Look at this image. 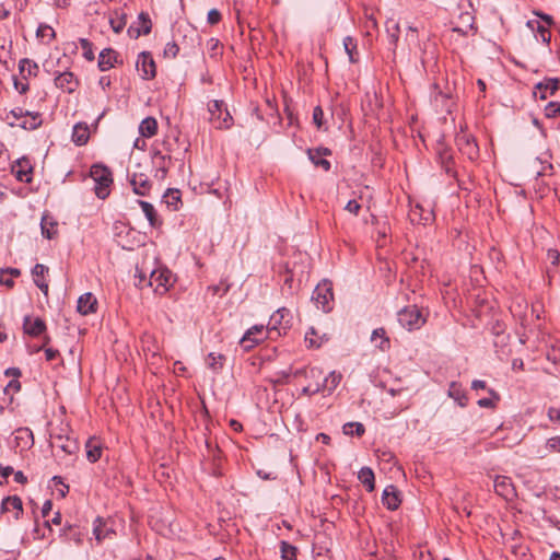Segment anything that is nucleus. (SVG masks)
<instances>
[{
	"instance_id": "59",
	"label": "nucleus",
	"mask_w": 560,
	"mask_h": 560,
	"mask_svg": "<svg viewBox=\"0 0 560 560\" xmlns=\"http://www.w3.org/2000/svg\"><path fill=\"white\" fill-rule=\"evenodd\" d=\"M0 284L5 285L7 288H12L14 285V281L12 277L8 276L7 271H2L0 269Z\"/></svg>"
},
{
	"instance_id": "58",
	"label": "nucleus",
	"mask_w": 560,
	"mask_h": 560,
	"mask_svg": "<svg viewBox=\"0 0 560 560\" xmlns=\"http://www.w3.org/2000/svg\"><path fill=\"white\" fill-rule=\"evenodd\" d=\"M28 113V110H24L22 107H15L10 110L9 116H12L15 120H21L22 118H25Z\"/></svg>"
},
{
	"instance_id": "28",
	"label": "nucleus",
	"mask_w": 560,
	"mask_h": 560,
	"mask_svg": "<svg viewBox=\"0 0 560 560\" xmlns=\"http://www.w3.org/2000/svg\"><path fill=\"white\" fill-rule=\"evenodd\" d=\"M328 340L326 332H319L315 327H311L305 334V342L308 347H320L324 341Z\"/></svg>"
},
{
	"instance_id": "64",
	"label": "nucleus",
	"mask_w": 560,
	"mask_h": 560,
	"mask_svg": "<svg viewBox=\"0 0 560 560\" xmlns=\"http://www.w3.org/2000/svg\"><path fill=\"white\" fill-rule=\"evenodd\" d=\"M52 509V502L50 500H46L42 506V515L43 517H47Z\"/></svg>"
},
{
	"instance_id": "60",
	"label": "nucleus",
	"mask_w": 560,
	"mask_h": 560,
	"mask_svg": "<svg viewBox=\"0 0 560 560\" xmlns=\"http://www.w3.org/2000/svg\"><path fill=\"white\" fill-rule=\"evenodd\" d=\"M547 256L552 265H558L560 260V253L557 249H549Z\"/></svg>"
},
{
	"instance_id": "4",
	"label": "nucleus",
	"mask_w": 560,
	"mask_h": 560,
	"mask_svg": "<svg viewBox=\"0 0 560 560\" xmlns=\"http://www.w3.org/2000/svg\"><path fill=\"white\" fill-rule=\"evenodd\" d=\"M455 143L463 155H466L470 161L478 160L479 147L472 135L460 128V131L456 133Z\"/></svg>"
},
{
	"instance_id": "33",
	"label": "nucleus",
	"mask_w": 560,
	"mask_h": 560,
	"mask_svg": "<svg viewBox=\"0 0 560 560\" xmlns=\"http://www.w3.org/2000/svg\"><path fill=\"white\" fill-rule=\"evenodd\" d=\"M439 159L446 174L454 176V159L451 150L444 148L443 150L439 151Z\"/></svg>"
},
{
	"instance_id": "29",
	"label": "nucleus",
	"mask_w": 560,
	"mask_h": 560,
	"mask_svg": "<svg viewBox=\"0 0 560 560\" xmlns=\"http://www.w3.org/2000/svg\"><path fill=\"white\" fill-rule=\"evenodd\" d=\"M158 132V121L154 117H145L139 125V133L144 138H151Z\"/></svg>"
},
{
	"instance_id": "61",
	"label": "nucleus",
	"mask_w": 560,
	"mask_h": 560,
	"mask_svg": "<svg viewBox=\"0 0 560 560\" xmlns=\"http://www.w3.org/2000/svg\"><path fill=\"white\" fill-rule=\"evenodd\" d=\"M170 167L154 168L153 176L159 180H164Z\"/></svg>"
},
{
	"instance_id": "63",
	"label": "nucleus",
	"mask_w": 560,
	"mask_h": 560,
	"mask_svg": "<svg viewBox=\"0 0 560 560\" xmlns=\"http://www.w3.org/2000/svg\"><path fill=\"white\" fill-rule=\"evenodd\" d=\"M45 358L47 361H52L59 355V351L52 348H45Z\"/></svg>"
},
{
	"instance_id": "3",
	"label": "nucleus",
	"mask_w": 560,
	"mask_h": 560,
	"mask_svg": "<svg viewBox=\"0 0 560 560\" xmlns=\"http://www.w3.org/2000/svg\"><path fill=\"white\" fill-rule=\"evenodd\" d=\"M210 114L209 120L215 129H230L233 125V117L228 110L223 101L214 100L208 104Z\"/></svg>"
},
{
	"instance_id": "47",
	"label": "nucleus",
	"mask_w": 560,
	"mask_h": 560,
	"mask_svg": "<svg viewBox=\"0 0 560 560\" xmlns=\"http://www.w3.org/2000/svg\"><path fill=\"white\" fill-rule=\"evenodd\" d=\"M103 526H104V521L103 518L101 517H97L95 521H94V524H93V534L95 536V539L97 541H102L106 536H107V532H105L103 529Z\"/></svg>"
},
{
	"instance_id": "8",
	"label": "nucleus",
	"mask_w": 560,
	"mask_h": 560,
	"mask_svg": "<svg viewBox=\"0 0 560 560\" xmlns=\"http://www.w3.org/2000/svg\"><path fill=\"white\" fill-rule=\"evenodd\" d=\"M152 30V21L147 12H140L136 22H133L127 30L128 35L132 38H138L141 35L150 34Z\"/></svg>"
},
{
	"instance_id": "38",
	"label": "nucleus",
	"mask_w": 560,
	"mask_h": 560,
	"mask_svg": "<svg viewBox=\"0 0 560 560\" xmlns=\"http://www.w3.org/2000/svg\"><path fill=\"white\" fill-rule=\"evenodd\" d=\"M371 341L381 350L389 347V339L386 337V331L383 328H376L372 331Z\"/></svg>"
},
{
	"instance_id": "7",
	"label": "nucleus",
	"mask_w": 560,
	"mask_h": 560,
	"mask_svg": "<svg viewBox=\"0 0 560 560\" xmlns=\"http://www.w3.org/2000/svg\"><path fill=\"white\" fill-rule=\"evenodd\" d=\"M136 67L143 80H151L156 75L155 62L149 51H142L138 55Z\"/></svg>"
},
{
	"instance_id": "15",
	"label": "nucleus",
	"mask_w": 560,
	"mask_h": 560,
	"mask_svg": "<svg viewBox=\"0 0 560 560\" xmlns=\"http://www.w3.org/2000/svg\"><path fill=\"white\" fill-rule=\"evenodd\" d=\"M12 173L19 182L28 184L32 182L33 166L27 159H19L12 166Z\"/></svg>"
},
{
	"instance_id": "53",
	"label": "nucleus",
	"mask_w": 560,
	"mask_h": 560,
	"mask_svg": "<svg viewBox=\"0 0 560 560\" xmlns=\"http://www.w3.org/2000/svg\"><path fill=\"white\" fill-rule=\"evenodd\" d=\"M222 19V15H221V12L217 9H211L209 12H208V16H207V22L210 24V25H215L218 24Z\"/></svg>"
},
{
	"instance_id": "16",
	"label": "nucleus",
	"mask_w": 560,
	"mask_h": 560,
	"mask_svg": "<svg viewBox=\"0 0 560 560\" xmlns=\"http://www.w3.org/2000/svg\"><path fill=\"white\" fill-rule=\"evenodd\" d=\"M129 183L132 187L133 192L139 196H148L152 187V183L150 182L148 176L142 173H135L131 176H129Z\"/></svg>"
},
{
	"instance_id": "42",
	"label": "nucleus",
	"mask_w": 560,
	"mask_h": 560,
	"mask_svg": "<svg viewBox=\"0 0 560 560\" xmlns=\"http://www.w3.org/2000/svg\"><path fill=\"white\" fill-rule=\"evenodd\" d=\"M342 431L346 435L362 436L365 432V428L361 422H348L343 424Z\"/></svg>"
},
{
	"instance_id": "52",
	"label": "nucleus",
	"mask_w": 560,
	"mask_h": 560,
	"mask_svg": "<svg viewBox=\"0 0 560 560\" xmlns=\"http://www.w3.org/2000/svg\"><path fill=\"white\" fill-rule=\"evenodd\" d=\"M179 47L175 42L167 43L164 48V56L175 58L178 55Z\"/></svg>"
},
{
	"instance_id": "40",
	"label": "nucleus",
	"mask_w": 560,
	"mask_h": 560,
	"mask_svg": "<svg viewBox=\"0 0 560 560\" xmlns=\"http://www.w3.org/2000/svg\"><path fill=\"white\" fill-rule=\"evenodd\" d=\"M280 555L282 560H296L298 548L285 540L280 541Z\"/></svg>"
},
{
	"instance_id": "26",
	"label": "nucleus",
	"mask_w": 560,
	"mask_h": 560,
	"mask_svg": "<svg viewBox=\"0 0 560 560\" xmlns=\"http://www.w3.org/2000/svg\"><path fill=\"white\" fill-rule=\"evenodd\" d=\"M448 396L453 398L460 407H465L468 402L466 392L459 383L452 382L450 384Z\"/></svg>"
},
{
	"instance_id": "10",
	"label": "nucleus",
	"mask_w": 560,
	"mask_h": 560,
	"mask_svg": "<svg viewBox=\"0 0 560 560\" xmlns=\"http://www.w3.org/2000/svg\"><path fill=\"white\" fill-rule=\"evenodd\" d=\"M55 85L66 93H73L80 85L79 79L71 71L56 72Z\"/></svg>"
},
{
	"instance_id": "36",
	"label": "nucleus",
	"mask_w": 560,
	"mask_h": 560,
	"mask_svg": "<svg viewBox=\"0 0 560 560\" xmlns=\"http://www.w3.org/2000/svg\"><path fill=\"white\" fill-rule=\"evenodd\" d=\"M427 317H398L399 324L408 331L420 329L425 324Z\"/></svg>"
},
{
	"instance_id": "20",
	"label": "nucleus",
	"mask_w": 560,
	"mask_h": 560,
	"mask_svg": "<svg viewBox=\"0 0 560 560\" xmlns=\"http://www.w3.org/2000/svg\"><path fill=\"white\" fill-rule=\"evenodd\" d=\"M24 332L37 337L46 330V324L40 317H24Z\"/></svg>"
},
{
	"instance_id": "2",
	"label": "nucleus",
	"mask_w": 560,
	"mask_h": 560,
	"mask_svg": "<svg viewBox=\"0 0 560 560\" xmlns=\"http://www.w3.org/2000/svg\"><path fill=\"white\" fill-rule=\"evenodd\" d=\"M312 301L315 303L317 310L323 313H329L334 308V291L332 282L328 279H323L314 289Z\"/></svg>"
},
{
	"instance_id": "6",
	"label": "nucleus",
	"mask_w": 560,
	"mask_h": 560,
	"mask_svg": "<svg viewBox=\"0 0 560 560\" xmlns=\"http://www.w3.org/2000/svg\"><path fill=\"white\" fill-rule=\"evenodd\" d=\"M267 338L268 329L265 325H254L241 338L240 345L245 351H249Z\"/></svg>"
},
{
	"instance_id": "57",
	"label": "nucleus",
	"mask_w": 560,
	"mask_h": 560,
	"mask_svg": "<svg viewBox=\"0 0 560 560\" xmlns=\"http://www.w3.org/2000/svg\"><path fill=\"white\" fill-rule=\"evenodd\" d=\"M360 209H361V205L354 199L349 200L345 207V210H347L348 212H350L354 215L359 214Z\"/></svg>"
},
{
	"instance_id": "41",
	"label": "nucleus",
	"mask_w": 560,
	"mask_h": 560,
	"mask_svg": "<svg viewBox=\"0 0 560 560\" xmlns=\"http://www.w3.org/2000/svg\"><path fill=\"white\" fill-rule=\"evenodd\" d=\"M19 70L23 75L25 72H27L28 75L36 77L38 74L39 68L35 61L28 58H23L19 62Z\"/></svg>"
},
{
	"instance_id": "24",
	"label": "nucleus",
	"mask_w": 560,
	"mask_h": 560,
	"mask_svg": "<svg viewBox=\"0 0 560 560\" xmlns=\"http://www.w3.org/2000/svg\"><path fill=\"white\" fill-rule=\"evenodd\" d=\"M86 458L91 463H96L102 456V444L96 438H90L85 443Z\"/></svg>"
},
{
	"instance_id": "11",
	"label": "nucleus",
	"mask_w": 560,
	"mask_h": 560,
	"mask_svg": "<svg viewBox=\"0 0 560 560\" xmlns=\"http://www.w3.org/2000/svg\"><path fill=\"white\" fill-rule=\"evenodd\" d=\"M431 102L436 108V110L451 113V94L447 92H443L438 83H434L432 85Z\"/></svg>"
},
{
	"instance_id": "12",
	"label": "nucleus",
	"mask_w": 560,
	"mask_h": 560,
	"mask_svg": "<svg viewBox=\"0 0 560 560\" xmlns=\"http://www.w3.org/2000/svg\"><path fill=\"white\" fill-rule=\"evenodd\" d=\"M493 488L495 493L505 500H513L516 495L514 485L510 477L497 476L493 481Z\"/></svg>"
},
{
	"instance_id": "27",
	"label": "nucleus",
	"mask_w": 560,
	"mask_h": 560,
	"mask_svg": "<svg viewBox=\"0 0 560 560\" xmlns=\"http://www.w3.org/2000/svg\"><path fill=\"white\" fill-rule=\"evenodd\" d=\"M536 89L540 91L539 97L541 100H546L548 96L553 95L555 92L559 89V80L547 79L544 82H539L536 85Z\"/></svg>"
},
{
	"instance_id": "55",
	"label": "nucleus",
	"mask_w": 560,
	"mask_h": 560,
	"mask_svg": "<svg viewBox=\"0 0 560 560\" xmlns=\"http://www.w3.org/2000/svg\"><path fill=\"white\" fill-rule=\"evenodd\" d=\"M546 447L549 452H560V436L548 439Z\"/></svg>"
},
{
	"instance_id": "19",
	"label": "nucleus",
	"mask_w": 560,
	"mask_h": 560,
	"mask_svg": "<svg viewBox=\"0 0 560 560\" xmlns=\"http://www.w3.org/2000/svg\"><path fill=\"white\" fill-rule=\"evenodd\" d=\"M14 441L16 447L21 451L30 450L34 445V435L28 428H19L14 432Z\"/></svg>"
},
{
	"instance_id": "45",
	"label": "nucleus",
	"mask_w": 560,
	"mask_h": 560,
	"mask_svg": "<svg viewBox=\"0 0 560 560\" xmlns=\"http://www.w3.org/2000/svg\"><path fill=\"white\" fill-rule=\"evenodd\" d=\"M126 23L127 21L124 14H116L109 19L110 27L116 34L120 33L125 28Z\"/></svg>"
},
{
	"instance_id": "43",
	"label": "nucleus",
	"mask_w": 560,
	"mask_h": 560,
	"mask_svg": "<svg viewBox=\"0 0 560 560\" xmlns=\"http://www.w3.org/2000/svg\"><path fill=\"white\" fill-rule=\"evenodd\" d=\"M488 393L490 395L489 398H481L477 401L479 407L494 408L495 404L500 400V395L493 388H488Z\"/></svg>"
},
{
	"instance_id": "44",
	"label": "nucleus",
	"mask_w": 560,
	"mask_h": 560,
	"mask_svg": "<svg viewBox=\"0 0 560 560\" xmlns=\"http://www.w3.org/2000/svg\"><path fill=\"white\" fill-rule=\"evenodd\" d=\"M79 43L83 50V57L88 61H93L95 58L94 50H93V44L88 38H80Z\"/></svg>"
},
{
	"instance_id": "35",
	"label": "nucleus",
	"mask_w": 560,
	"mask_h": 560,
	"mask_svg": "<svg viewBox=\"0 0 560 560\" xmlns=\"http://www.w3.org/2000/svg\"><path fill=\"white\" fill-rule=\"evenodd\" d=\"M226 358L221 353L210 352L206 358V364L213 372H219L223 369Z\"/></svg>"
},
{
	"instance_id": "56",
	"label": "nucleus",
	"mask_w": 560,
	"mask_h": 560,
	"mask_svg": "<svg viewBox=\"0 0 560 560\" xmlns=\"http://www.w3.org/2000/svg\"><path fill=\"white\" fill-rule=\"evenodd\" d=\"M230 289V285L224 283V282H221L220 284H217V285H211L208 288L209 291H212V293L215 295V294H220V295H223L225 294Z\"/></svg>"
},
{
	"instance_id": "46",
	"label": "nucleus",
	"mask_w": 560,
	"mask_h": 560,
	"mask_svg": "<svg viewBox=\"0 0 560 560\" xmlns=\"http://www.w3.org/2000/svg\"><path fill=\"white\" fill-rule=\"evenodd\" d=\"M152 162H153L154 168L170 167L171 156L165 155L158 151L154 153V155L152 158Z\"/></svg>"
},
{
	"instance_id": "18",
	"label": "nucleus",
	"mask_w": 560,
	"mask_h": 560,
	"mask_svg": "<svg viewBox=\"0 0 560 560\" xmlns=\"http://www.w3.org/2000/svg\"><path fill=\"white\" fill-rule=\"evenodd\" d=\"M43 124L42 114L38 112H30L25 118H22L20 122L10 121L11 127L19 126L25 130H36Z\"/></svg>"
},
{
	"instance_id": "23",
	"label": "nucleus",
	"mask_w": 560,
	"mask_h": 560,
	"mask_svg": "<svg viewBox=\"0 0 560 560\" xmlns=\"http://www.w3.org/2000/svg\"><path fill=\"white\" fill-rule=\"evenodd\" d=\"M382 502L388 510H396L400 504L398 491L394 486H388L384 489Z\"/></svg>"
},
{
	"instance_id": "49",
	"label": "nucleus",
	"mask_w": 560,
	"mask_h": 560,
	"mask_svg": "<svg viewBox=\"0 0 560 560\" xmlns=\"http://www.w3.org/2000/svg\"><path fill=\"white\" fill-rule=\"evenodd\" d=\"M536 37L539 38L544 44L549 45L551 39V34L546 25H538L536 28Z\"/></svg>"
},
{
	"instance_id": "32",
	"label": "nucleus",
	"mask_w": 560,
	"mask_h": 560,
	"mask_svg": "<svg viewBox=\"0 0 560 560\" xmlns=\"http://www.w3.org/2000/svg\"><path fill=\"white\" fill-rule=\"evenodd\" d=\"M40 230L44 237L52 240L57 234V223L49 215H43Z\"/></svg>"
},
{
	"instance_id": "13",
	"label": "nucleus",
	"mask_w": 560,
	"mask_h": 560,
	"mask_svg": "<svg viewBox=\"0 0 560 560\" xmlns=\"http://www.w3.org/2000/svg\"><path fill=\"white\" fill-rule=\"evenodd\" d=\"M122 60L119 59V54L113 48H104L98 55L97 67L101 71H107L115 67V65H121Z\"/></svg>"
},
{
	"instance_id": "48",
	"label": "nucleus",
	"mask_w": 560,
	"mask_h": 560,
	"mask_svg": "<svg viewBox=\"0 0 560 560\" xmlns=\"http://www.w3.org/2000/svg\"><path fill=\"white\" fill-rule=\"evenodd\" d=\"M312 119H313V124L316 126L317 129H319V130L323 129V127L325 126V121H324V110H323L322 106L317 105L314 107Z\"/></svg>"
},
{
	"instance_id": "51",
	"label": "nucleus",
	"mask_w": 560,
	"mask_h": 560,
	"mask_svg": "<svg viewBox=\"0 0 560 560\" xmlns=\"http://www.w3.org/2000/svg\"><path fill=\"white\" fill-rule=\"evenodd\" d=\"M36 35H37V37H42V38H45V37L54 38L55 31L51 26H49L47 24H39V26L37 27V31H36Z\"/></svg>"
},
{
	"instance_id": "5",
	"label": "nucleus",
	"mask_w": 560,
	"mask_h": 560,
	"mask_svg": "<svg viewBox=\"0 0 560 560\" xmlns=\"http://www.w3.org/2000/svg\"><path fill=\"white\" fill-rule=\"evenodd\" d=\"M173 283L172 272L166 268H158L150 271L149 285L158 294L167 292Z\"/></svg>"
},
{
	"instance_id": "25",
	"label": "nucleus",
	"mask_w": 560,
	"mask_h": 560,
	"mask_svg": "<svg viewBox=\"0 0 560 560\" xmlns=\"http://www.w3.org/2000/svg\"><path fill=\"white\" fill-rule=\"evenodd\" d=\"M90 138V131L86 124L78 122L72 130V141L77 145H84Z\"/></svg>"
},
{
	"instance_id": "34",
	"label": "nucleus",
	"mask_w": 560,
	"mask_h": 560,
	"mask_svg": "<svg viewBox=\"0 0 560 560\" xmlns=\"http://www.w3.org/2000/svg\"><path fill=\"white\" fill-rule=\"evenodd\" d=\"M343 48L351 63H355L359 61V52L355 38H353L352 36H346L343 38Z\"/></svg>"
},
{
	"instance_id": "54",
	"label": "nucleus",
	"mask_w": 560,
	"mask_h": 560,
	"mask_svg": "<svg viewBox=\"0 0 560 560\" xmlns=\"http://www.w3.org/2000/svg\"><path fill=\"white\" fill-rule=\"evenodd\" d=\"M387 33L389 36V43L396 45L399 38V24L394 23L393 28L387 27Z\"/></svg>"
},
{
	"instance_id": "9",
	"label": "nucleus",
	"mask_w": 560,
	"mask_h": 560,
	"mask_svg": "<svg viewBox=\"0 0 560 560\" xmlns=\"http://www.w3.org/2000/svg\"><path fill=\"white\" fill-rule=\"evenodd\" d=\"M50 445L67 455L75 454L79 450L78 442L74 439L56 433H50Z\"/></svg>"
},
{
	"instance_id": "31",
	"label": "nucleus",
	"mask_w": 560,
	"mask_h": 560,
	"mask_svg": "<svg viewBox=\"0 0 560 560\" xmlns=\"http://www.w3.org/2000/svg\"><path fill=\"white\" fill-rule=\"evenodd\" d=\"M358 479L365 487L366 491L372 492L375 489L374 472L370 467H362L358 472Z\"/></svg>"
},
{
	"instance_id": "21",
	"label": "nucleus",
	"mask_w": 560,
	"mask_h": 560,
	"mask_svg": "<svg viewBox=\"0 0 560 560\" xmlns=\"http://www.w3.org/2000/svg\"><path fill=\"white\" fill-rule=\"evenodd\" d=\"M48 267L43 264H36L32 269L34 283L45 294L48 291V283L45 281V275L48 273Z\"/></svg>"
},
{
	"instance_id": "62",
	"label": "nucleus",
	"mask_w": 560,
	"mask_h": 560,
	"mask_svg": "<svg viewBox=\"0 0 560 560\" xmlns=\"http://www.w3.org/2000/svg\"><path fill=\"white\" fill-rule=\"evenodd\" d=\"M14 88L20 94H25L30 89L28 83L20 82L18 80L14 81Z\"/></svg>"
},
{
	"instance_id": "37",
	"label": "nucleus",
	"mask_w": 560,
	"mask_h": 560,
	"mask_svg": "<svg viewBox=\"0 0 560 560\" xmlns=\"http://www.w3.org/2000/svg\"><path fill=\"white\" fill-rule=\"evenodd\" d=\"M342 375L336 371L330 372L325 378L320 386L322 390H327L329 394L332 393L339 385Z\"/></svg>"
},
{
	"instance_id": "50",
	"label": "nucleus",
	"mask_w": 560,
	"mask_h": 560,
	"mask_svg": "<svg viewBox=\"0 0 560 560\" xmlns=\"http://www.w3.org/2000/svg\"><path fill=\"white\" fill-rule=\"evenodd\" d=\"M560 115V103L549 102L545 107V116L547 118H555Z\"/></svg>"
},
{
	"instance_id": "22",
	"label": "nucleus",
	"mask_w": 560,
	"mask_h": 560,
	"mask_svg": "<svg viewBox=\"0 0 560 560\" xmlns=\"http://www.w3.org/2000/svg\"><path fill=\"white\" fill-rule=\"evenodd\" d=\"M1 511L3 513L14 511V518L19 520L21 513L23 512V504L21 498L18 495H10L4 498L1 503Z\"/></svg>"
},
{
	"instance_id": "30",
	"label": "nucleus",
	"mask_w": 560,
	"mask_h": 560,
	"mask_svg": "<svg viewBox=\"0 0 560 560\" xmlns=\"http://www.w3.org/2000/svg\"><path fill=\"white\" fill-rule=\"evenodd\" d=\"M139 206L141 207L145 218L148 219L150 225L152 228H156L161 225V221L158 218V213L153 207L152 203L144 201V200H138Z\"/></svg>"
},
{
	"instance_id": "17",
	"label": "nucleus",
	"mask_w": 560,
	"mask_h": 560,
	"mask_svg": "<svg viewBox=\"0 0 560 560\" xmlns=\"http://www.w3.org/2000/svg\"><path fill=\"white\" fill-rule=\"evenodd\" d=\"M97 299L91 293L86 292L78 299L77 311L81 315H88L89 313L97 312Z\"/></svg>"
},
{
	"instance_id": "14",
	"label": "nucleus",
	"mask_w": 560,
	"mask_h": 560,
	"mask_svg": "<svg viewBox=\"0 0 560 560\" xmlns=\"http://www.w3.org/2000/svg\"><path fill=\"white\" fill-rule=\"evenodd\" d=\"M331 151L328 148L319 147L316 149H308L307 155L308 159L316 167L323 168L325 172H328L331 167V164L328 160L324 159V156L330 155Z\"/></svg>"
},
{
	"instance_id": "39",
	"label": "nucleus",
	"mask_w": 560,
	"mask_h": 560,
	"mask_svg": "<svg viewBox=\"0 0 560 560\" xmlns=\"http://www.w3.org/2000/svg\"><path fill=\"white\" fill-rule=\"evenodd\" d=\"M163 199L168 207L173 210H177L178 205L180 203V190L176 188H168L164 194Z\"/></svg>"
},
{
	"instance_id": "1",
	"label": "nucleus",
	"mask_w": 560,
	"mask_h": 560,
	"mask_svg": "<svg viewBox=\"0 0 560 560\" xmlns=\"http://www.w3.org/2000/svg\"><path fill=\"white\" fill-rule=\"evenodd\" d=\"M90 176L94 180V191L100 199H106L110 194L113 184L112 171L103 164H93L90 170Z\"/></svg>"
}]
</instances>
